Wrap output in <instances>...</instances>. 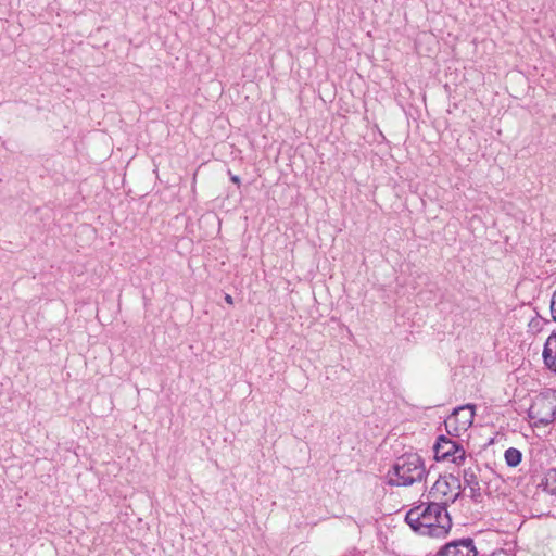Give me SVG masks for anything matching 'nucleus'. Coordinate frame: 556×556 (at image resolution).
<instances>
[{"instance_id":"1","label":"nucleus","mask_w":556,"mask_h":556,"mask_svg":"<svg viewBox=\"0 0 556 556\" xmlns=\"http://www.w3.org/2000/svg\"><path fill=\"white\" fill-rule=\"evenodd\" d=\"M405 521L416 533L431 538H443L452 528L446 507L438 503L421 504L409 509Z\"/></svg>"},{"instance_id":"2","label":"nucleus","mask_w":556,"mask_h":556,"mask_svg":"<svg viewBox=\"0 0 556 556\" xmlns=\"http://www.w3.org/2000/svg\"><path fill=\"white\" fill-rule=\"evenodd\" d=\"M427 469L422 457L417 453H405L399 456L388 471V483L396 486H409L421 482L427 477Z\"/></svg>"},{"instance_id":"3","label":"nucleus","mask_w":556,"mask_h":556,"mask_svg":"<svg viewBox=\"0 0 556 556\" xmlns=\"http://www.w3.org/2000/svg\"><path fill=\"white\" fill-rule=\"evenodd\" d=\"M533 426H547L556 420V393L545 392L538 395L528 409Z\"/></svg>"},{"instance_id":"4","label":"nucleus","mask_w":556,"mask_h":556,"mask_svg":"<svg viewBox=\"0 0 556 556\" xmlns=\"http://www.w3.org/2000/svg\"><path fill=\"white\" fill-rule=\"evenodd\" d=\"M460 495V481L453 475L439 477L429 491L431 503H438L444 507L454 503Z\"/></svg>"},{"instance_id":"5","label":"nucleus","mask_w":556,"mask_h":556,"mask_svg":"<svg viewBox=\"0 0 556 556\" xmlns=\"http://www.w3.org/2000/svg\"><path fill=\"white\" fill-rule=\"evenodd\" d=\"M433 451L437 460H445L460 465L466 458V452L463 445L445 435L438 438Z\"/></svg>"},{"instance_id":"6","label":"nucleus","mask_w":556,"mask_h":556,"mask_svg":"<svg viewBox=\"0 0 556 556\" xmlns=\"http://www.w3.org/2000/svg\"><path fill=\"white\" fill-rule=\"evenodd\" d=\"M475 406L467 404L457 407L444 421L446 431L451 435L459 437L465 432L473 422Z\"/></svg>"},{"instance_id":"7","label":"nucleus","mask_w":556,"mask_h":556,"mask_svg":"<svg viewBox=\"0 0 556 556\" xmlns=\"http://www.w3.org/2000/svg\"><path fill=\"white\" fill-rule=\"evenodd\" d=\"M439 556H477V549L471 539H463L446 544Z\"/></svg>"},{"instance_id":"8","label":"nucleus","mask_w":556,"mask_h":556,"mask_svg":"<svg viewBox=\"0 0 556 556\" xmlns=\"http://www.w3.org/2000/svg\"><path fill=\"white\" fill-rule=\"evenodd\" d=\"M477 470H478L477 468H471V467L464 469L463 479H464L465 489L468 488L470 491V497L475 502H480L481 501V488H480Z\"/></svg>"},{"instance_id":"9","label":"nucleus","mask_w":556,"mask_h":556,"mask_svg":"<svg viewBox=\"0 0 556 556\" xmlns=\"http://www.w3.org/2000/svg\"><path fill=\"white\" fill-rule=\"evenodd\" d=\"M543 359L546 367L556 374V333L547 338L544 344Z\"/></svg>"},{"instance_id":"10","label":"nucleus","mask_w":556,"mask_h":556,"mask_svg":"<svg viewBox=\"0 0 556 556\" xmlns=\"http://www.w3.org/2000/svg\"><path fill=\"white\" fill-rule=\"evenodd\" d=\"M504 458L509 467H516L521 463L522 453L515 447H509L504 453Z\"/></svg>"},{"instance_id":"11","label":"nucleus","mask_w":556,"mask_h":556,"mask_svg":"<svg viewBox=\"0 0 556 556\" xmlns=\"http://www.w3.org/2000/svg\"><path fill=\"white\" fill-rule=\"evenodd\" d=\"M543 488L549 494H556V469H548L542 482Z\"/></svg>"},{"instance_id":"12","label":"nucleus","mask_w":556,"mask_h":556,"mask_svg":"<svg viewBox=\"0 0 556 556\" xmlns=\"http://www.w3.org/2000/svg\"><path fill=\"white\" fill-rule=\"evenodd\" d=\"M551 315L553 320L556 323V290L553 292L551 300Z\"/></svg>"},{"instance_id":"13","label":"nucleus","mask_w":556,"mask_h":556,"mask_svg":"<svg viewBox=\"0 0 556 556\" xmlns=\"http://www.w3.org/2000/svg\"><path fill=\"white\" fill-rule=\"evenodd\" d=\"M229 176H230V180H231L232 182H235V184H237V185H239V184H240V177H239V176L233 175V174H231L230 172H229Z\"/></svg>"},{"instance_id":"14","label":"nucleus","mask_w":556,"mask_h":556,"mask_svg":"<svg viewBox=\"0 0 556 556\" xmlns=\"http://www.w3.org/2000/svg\"><path fill=\"white\" fill-rule=\"evenodd\" d=\"M225 301L230 305L233 304V299L230 294L225 295Z\"/></svg>"}]
</instances>
